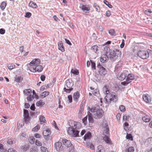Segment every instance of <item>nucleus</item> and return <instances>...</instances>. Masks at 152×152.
Wrapping results in <instances>:
<instances>
[{
  "label": "nucleus",
  "instance_id": "nucleus-1",
  "mask_svg": "<svg viewBox=\"0 0 152 152\" xmlns=\"http://www.w3.org/2000/svg\"><path fill=\"white\" fill-rule=\"evenodd\" d=\"M70 127L68 128L67 132L68 134L73 137L78 136L79 132L75 129L77 128V122L73 120L70 121L69 122Z\"/></svg>",
  "mask_w": 152,
  "mask_h": 152
},
{
  "label": "nucleus",
  "instance_id": "nucleus-2",
  "mask_svg": "<svg viewBox=\"0 0 152 152\" xmlns=\"http://www.w3.org/2000/svg\"><path fill=\"white\" fill-rule=\"evenodd\" d=\"M90 111L91 112L94 113V117L96 119L101 118L104 113L103 110L101 109H100L99 107L98 106L92 107Z\"/></svg>",
  "mask_w": 152,
  "mask_h": 152
},
{
  "label": "nucleus",
  "instance_id": "nucleus-3",
  "mask_svg": "<svg viewBox=\"0 0 152 152\" xmlns=\"http://www.w3.org/2000/svg\"><path fill=\"white\" fill-rule=\"evenodd\" d=\"M151 52V50H141L138 51L137 53V56L143 59L148 58L149 56V53Z\"/></svg>",
  "mask_w": 152,
  "mask_h": 152
},
{
  "label": "nucleus",
  "instance_id": "nucleus-4",
  "mask_svg": "<svg viewBox=\"0 0 152 152\" xmlns=\"http://www.w3.org/2000/svg\"><path fill=\"white\" fill-rule=\"evenodd\" d=\"M104 51L105 53L109 56L110 58H113L115 57V49L112 50L110 48L105 47L104 49Z\"/></svg>",
  "mask_w": 152,
  "mask_h": 152
},
{
  "label": "nucleus",
  "instance_id": "nucleus-5",
  "mask_svg": "<svg viewBox=\"0 0 152 152\" xmlns=\"http://www.w3.org/2000/svg\"><path fill=\"white\" fill-rule=\"evenodd\" d=\"M105 99L108 104L110 103L112 101L115 102L117 100V98L116 96L112 95L110 93L107 94L105 97Z\"/></svg>",
  "mask_w": 152,
  "mask_h": 152
},
{
  "label": "nucleus",
  "instance_id": "nucleus-6",
  "mask_svg": "<svg viewBox=\"0 0 152 152\" xmlns=\"http://www.w3.org/2000/svg\"><path fill=\"white\" fill-rule=\"evenodd\" d=\"M102 126L103 128V134L104 135L109 136V129L107 124L106 121H104L102 124Z\"/></svg>",
  "mask_w": 152,
  "mask_h": 152
},
{
  "label": "nucleus",
  "instance_id": "nucleus-7",
  "mask_svg": "<svg viewBox=\"0 0 152 152\" xmlns=\"http://www.w3.org/2000/svg\"><path fill=\"white\" fill-rule=\"evenodd\" d=\"M29 69L31 72H40L42 70L43 68L42 66L39 64L35 67L30 66L29 67Z\"/></svg>",
  "mask_w": 152,
  "mask_h": 152
},
{
  "label": "nucleus",
  "instance_id": "nucleus-8",
  "mask_svg": "<svg viewBox=\"0 0 152 152\" xmlns=\"http://www.w3.org/2000/svg\"><path fill=\"white\" fill-rule=\"evenodd\" d=\"M54 147L57 151H61L63 150V147L61 142H58L54 144Z\"/></svg>",
  "mask_w": 152,
  "mask_h": 152
},
{
  "label": "nucleus",
  "instance_id": "nucleus-9",
  "mask_svg": "<svg viewBox=\"0 0 152 152\" xmlns=\"http://www.w3.org/2000/svg\"><path fill=\"white\" fill-rule=\"evenodd\" d=\"M40 60L38 58H35L29 64L31 66L35 67L40 64Z\"/></svg>",
  "mask_w": 152,
  "mask_h": 152
},
{
  "label": "nucleus",
  "instance_id": "nucleus-10",
  "mask_svg": "<svg viewBox=\"0 0 152 152\" xmlns=\"http://www.w3.org/2000/svg\"><path fill=\"white\" fill-rule=\"evenodd\" d=\"M62 142L63 145L67 148L71 147L72 148L73 147V145L69 140L66 139H63Z\"/></svg>",
  "mask_w": 152,
  "mask_h": 152
},
{
  "label": "nucleus",
  "instance_id": "nucleus-11",
  "mask_svg": "<svg viewBox=\"0 0 152 152\" xmlns=\"http://www.w3.org/2000/svg\"><path fill=\"white\" fill-rule=\"evenodd\" d=\"M127 72V71H124L123 72L119 73L117 75V78L120 80H124L127 76L126 73Z\"/></svg>",
  "mask_w": 152,
  "mask_h": 152
},
{
  "label": "nucleus",
  "instance_id": "nucleus-12",
  "mask_svg": "<svg viewBox=\"0 0 152 152\" xmlns=\"http://www.w3.org/2000/svg\"><path fill=\"white\" fill-rule=\"evenodd\" d=\"M97 67L99 69V72L100 75H104L106 74L107 71L104 67L100 65H98Z\"/></svg>",
  "mask_w": 152,
  "mask_h": 152
},
{
  "label": "nucleus",
  "instance_id": "nucleus-13",
  "mask_svg": "<svg viewBox=\"0 0 152 152\" xmlns=\"http://www.w3.org/2000/svg\"><path fill=\"white\" fill-rule=\"evenodd\" d=\"M142 99L143 101L146 103H150L151 101V98L150 96L147 94L143 95Z\"/></svg>",
  "mask_w": 152,
  "mask_h": 152
},
{
  "label": "nucleus",
  "instance_id": "nucleus-14",
  "mask_svg": "<svg viewBox=\"0 0 152 152\" xmlns=\"http://www.w3.org/2000/svg\"><path fill=\"white\" fill-rule=\"evenodd\" d=\"M24 112V120L26 123L28 122L30 120L29 115L28 111V110L24 109L23 110Z\"/></svg>",
  "mask_w": 152,
  "mask_h": 152
},
{
  "label": "nucleus",
  "instance_id": "nucleus-15",
  "mask_svg": "<svg viewBox=\"0 0 152 152\" xmlns=\"http://www.w3.org/2000/svg\"><path fill=\"white\" fill-rule=\"evenodd\" d=\"M80 8L83 11H89L90 10V7L89 5L88 4H82L81 7Z\"/></svg>",
  "mask_w": 152,
  "mask_h": 152
},
{
  "label": "nucleus",
  "instance_id": "nucleus-16",
  "mask_svg": "<svg viewBox=\"0 0 152 152\" xmlns=\"http://www.w3.org/2000/svg\"><path fill=\"white\" fill-rule=\"evenodd\" d=\"M107 55L105 54H104L101 56L100 58V60L101 62L102 63H105L107 60L108 59V57Z\"/></svg>",
  "mask_w": 152,
  "mask_h": 152
},
{
  "label": "nucleus",
  "instance_id": "nucleus-17",
  "mask_svg": "<svg viewBox=\"0 0 152 152\" xmlns=\"http://www.w3.org/2000/svg\"><path fill=\"white\" fill-rule=\"evenodd\" d=\"M73 83L72 80L71 79H68L66 80V85L67 88H72L73 86Z\"/></svg>",
  "mask_w": 152,
  "mask_h": 152
},
{
  "label": "nucleus",
  "instance_id": "nucleus-18",
  "mask_svg": "<svg viewBox=\"0 0 152 152\" xmlns=\"http://www.w3.org/2000/svg\"><path fill=\"white\" fill-rule=\"evenodd\" d=\"M134 75L132 74H129L127 76L126 81H129L130 83L131 82V80H134Z\"/></svg>",
  "mask_w": 152,
  "mask_h": 152
},
{
  "label": "nucleus",
  "instance_id": "nucleus-19",
  "mask_svg": "<svg viewBox=\"0 0 152 152\" xmlns=\"http://www.w3.org/2000/svg\"><path fill=\"white\" fill-rule=\"evenodd\" d=\"M58 49L61 50L62 52H64L65 51L64 48L61 41L58 42Z\"/></svg>",
  "mask_w": 152,
  "mask_h": 152
},
{
  "label": "nucleus",
  "instance_id": "nucleus-20",
  "mask_svg": "<svg viewBox=\"0 0 152 152\" xmlns=\"http://www.w3.org/2000/svg\"><path fill=\"white\" fill-rule=\"evenodd\" d=\"M109 136L108 135H105V136L103 137V139L106 143L112 144V142L111 141L110 138L109 137Z\"/></svg>",
  "mask_w": 152,
  "mask_h": 152
},
{
  "label": "nucleus",
  "instance_id": "nucleus-21",
  "mask_svg": "<svg viewBox=\"0 0 152 152\" xmlns=\"http://www.w3.org/2000/svg\"><path fill=\"white\" fill-rule=\"evenodd\" d=\"M28 6L33 9H36L37 7V4L32 1H30L29 2Z\"/></svg>",
  "mask_w": 152,
  "mask_h": 152
},
{
  "label": "nucleus",
  "instance_id": "nucleus-22",
  "mask_svg": "<svg viewBox=\"0 0 152 152\" xmlns=\"http://www.w3.org/2000/svg\"><path fill=\"white\" fill-rule=\"evenodd\" d=\"M51 134L50 130L49 129H45L43 132V135L45 136H48Z\"/></svg>",
  "mask_w": 152,
  "mask_h": 152
},
{
  "label": "nucleus",
  "instance_id": "nucleus-23",
  "mask_svg": "<svg viewBox=\"0 0 152 152\" xmlns=\"http://www.w3.org/2000/svg\"><path fill=\"white\" fill-rule=\"evenodd\" d=\"M20 148L22 151H25L28 150L29 148V145L28 144L24 145H23L21 146Z\"/></svg>",
  "mask_w": 152,
  "mask_h": 152
},
{
  "label": "nucleus",
  "instance_id": "nucleus-24",
  "mask_svg": "<svg viewBox=\"0 0 152 152\" xmlns=\"http://www.w3.org/2000/svg\"><path fill=\"white\" fill-rule=\"evenodd\" d=\"M115 57L117 56V57L121 58V52L119 50L115 49Z\"/></svg>",
  "mask_w": 152,
  "mask_h": 152
},
{
  "label": "nucleus",
  "instance_id": "nucleus-25",
  "mask_svg": "<svg viewBox=\"0 0 152 152\" xmlns=\"http://www.w3.org/2000/svg\"><path fill=\"white\" fill-rule=\"evenodd\" d=\"M91 137V133L90 132H88L86 134H85L84 137V140H89Z\"/></svg>",
  "mask_w": 152,
  "mask_h": 152
},
{
  "label": "nucleus",
  "instance_id": "nucleus-26",
  "mask_svg": "<svg viewBox=\"0 0 152 152\" xmlns=\"http://www.w3.org/2000/svg\"><path fill=\"white\" fill-rule=\"evenodd\" d=\"M108 88L109 86L106 85H105L103 87V91L106 94L110 93V91Z\"/></svg>",
  "mask_w": 152,
  "mask_h": 152
},
{
  "label": "nucleus",
  "instance_id": "nucleus-27",
  "mask_svg": "<svg viewBox=\"0 0 152 152\" xmlns=\"http://www.w3.org/2000/svg\"><path fill=\"white\" fill-rule=\"evenodd\" d=\"M80 97V94L77 91L74 93L73 96L74 100L75 101H77Z\"/></svg>",
  "mask_w": 152,
  "mask_h": 152
},
{
  "label": "nucleus",
  "instance_id": "nucleus-28",
  "mask_svg": "<svg viewBox=\"0 0 152 152\" xmlns=\"http://www.w3.org/2000/svg\"><path fill=\"white\" fill-rule=\"evenodd\" d=\"M96 152H105V150L102 145H99L97 147Z\"/></svg>",
  "mask_w": 152,
  "mask_h": 152
},
{
  "label": "nucleus",
  "instance_id": "nucleus-29",
  "mask_svg": "<svg viewBox=\"0 0 152 152\" xmlns=\"http://www.w3.org/2000/svg\"><path fill=\"white\" fill-rule=\"evenodd\" d=\"M24 92L25 95L29 96L31 95L32 91L30 89H25L24 91Z\"/></svg>",
  "mask_w": 152,
  "mask_h": 152
},
{
  "label": "nucleus",
  "instance_id": "nucleus-30",
  "mask_svg": "<svg viewBox=\"0 0 152 152\" xmlns=\"http://www.w3.org/2000/svg\"><path fill=\"white\" fill-rule=\"evenodd\" d=\"M124 129L126 131H129V124L128 123L125 122L124 124Z\"/></svg>",
  "mask_w": 152,
  "mask_h": 152
},
{
  "label": "nucleus",
  "instance_id": "nucleus-31",
  "mask_svg": "<svg viewBox=\"0 0 152 152\" xmlns=\"http://www.w3.org/2000/svg\"><path fill=\"white\" fill-rule=\"evenodd\" d=\"M142 120L145 122H149L151 120V118L150 117L146 115L142 118Z\"/></svg>",
  "mask_w": 152,
  "mask_h": 152
},
{
  "label": "nucleus",
  "instance_id": "nucleus-32",
  "mask_svg": "<svg viewBox=\"0 0 152 152\" xmlns=\"http://www.w3.org/2000/svg\"><path fill=\"white\" fill-rule=\"evenodd\" d=\"M88 120L90 122L93 123L94 122V119L92 117V115L89 112L88 113Z\"/></svg>",
  "mask_w": 152,
  "mask_h": 152
},
{
  "label": "nucleus",
  "instance_id": "nucleus-33",
  "mask_svg": "<svg viewBox=\"0 0 152 152\" xmlns=\"http://www.w3.org/2000/svg\"><path fill=\"white\" fill-rule=\"evenodd\" d=\"M50 93L48 91H45L42 93L40 95V96L42 98H44L48 95Z\"/></svg>",
  "mask_w": 152,
  "mask_h": 152
},
{
  "label": "nucleus",
  "instance_id": "nucleus-34",
  "mask_svg": "<svg viewBox=\"0 0 152 152\" xmlns=\"http://www.w3.org/2000/svg\"><path fill=\"white\" fill-rule=\"evenodd\" d=\"M45 103L42 102V100H40L36 103V105L37 106H42L44 105Z\"/></svg>",
  "mask_w": 152,
  "mask_h": 152
},
{
  "label": "nucleus",
  "instance_id": "nucleus-35",
  "mask_svg": "<svg viewBox=\"0 0 152 152\" xmlns=\"http://www.w3.org/2000/svg\"><path fill=\"white\" fill-rule=\"evenodd\" d=\"M134 149L133 147H130L129 148L125 149V152H134Z\"/></svg>",
  "mask_w": 152,
  "mask_h": 152
},
{
  "label": "nucleus",
  "instance_id": "nucleus-36",
  "mask_svg": "<svg viewBox=\"0 0 152 152\" xmlns=\"http://www.w3.org/2000/svg\"><path fill=\"white\" fill-rule=\"evenodd\" d=\"M40 129V126L39 125H37L32 129V131L34 132H37Z\"/></svg>",
  "mask_w": 152,
  "mask_h": 152
},
{
  "label": "nucleus",
  "instance_id": "nucleus-37",
  "mask_svg": "<svg viewBox=\"0 0 152 152\" xmlns=\"http://www.w3.org/2000/svg\"><path fill=\"white\" fill-rule=\"evenodd\" d=\"M7 5L6 2L5 1L2 2L1 4L0 7L2 10H4Z\"/></svg>",
  "mask_w": 152,
  "mask_h": 152
},
{
  "label": "nucleus",
  "instance_id": "nucleus-38",
  "mask_svg": "<svg viewBox=\"0 0 152 152\" xmlns=\"http://www.w3.org/2000/svg\"><path fill=\"white\" fill-rule=\"evenodd\" d=\"M91 49L93 50L94 52L96 53L98 50V46L97 45H94L92 47Z\"/></svg>",
  "mask_w": 152,
  "mask_h": 152
},
{
  "label": "nucleus",
  "instance_id": "nucleus-39",
  "mask_svg": "<svg viewBox=\"0 0 152 152\" xmlns=\"http://www.w3.org/2000/svg\"><path fill=\"white\" fill-rule=\"evenodd\" d=\"M93 94L94 96H96L99 94V91L97 89H96L94 91H91Z\"/></svg>",
  "mask_w": 152,
  "mask_h": 152
},
{
  "label": "nucleus",
  "instance_id": "nucleus-40",
  "mask_svg": "<svg viewBox=\"0 0 152 152\" xmlns=\"http://www.w3.org/2000/svg\"><path fill=\"white\" fill-rule=\"evenodd\" d=\"M23 80V78L21 76H19L15 77V81L17 83H19L21 81Z\"/></svg>",
  "mask_w": 152,
  "mask_h": 152
},
{
  "label": "nucleus",
  "instance_id": "nucleus-41",
  "mask_svg": "<svg viewBox=\"0 0 152 152\" xmlns=\"http://www.w3.org/2000/svg\"><path fill=\"white\" fill-rule=\"evenodd\" d=\"M73 89L72 88H64V91L66 92L67 93H69Z\"/></svg>",
  "mask_w": 152,
  "mask_h": 152
},
{
  "label": "nucleus",
  "instance_id": "nucleus-42",
  "mask_svg": "<svg viewBox=\"0 0 152 152\" xmlns=\"http://www.w3.org/2000/svg\"><path fill=\"white\" fill-rule=\"evenodd\" d=\"M91 64V67L92 69L93 70H95L96 69V64L94 61L91 60L90 61Z\"/></svg>",
  "mask_w": 152,
  "mask_h": 152
},
{
  "label": "nucleus",
  "instance_id": "nucleus-43",
  "mask_svg": "<svg viewBox=\"0 0 152 152\" xmlns=\"http://www.w3.org/2000/svg\"><path fill=\"white\" fill-rule=\"evenodd\" d=\"M94 7L95 8L96 11L97 12H100V8L99 6L96 4H94Z\"/></svg>",
  "mask_w": 152,
  "mask_h": 152
},
{
  "label": "nucleus",
  "instance_id": "nucleus-44",
  "mask_svg": "<svg viewBox=\"0 0 152 152\" xmlns=\"http://www.w3.org/2000/svg\"><path fill=\"white\" fill-rule=\"evenodd\" d=\"M28 140L30 143H32L34 142L35 139L33 136H31L29 137Z\"/></svg>",
  "mask_w": 152,
  "mask_h": 152
},
{
  "label": "nucleus",
  "instance_id": "nucleus-45",
  "mask_svg": "<svg viewBox=\"0 0 152 152\" xmlns=\"http://www.w3.org/2000/svg\"><path fill=\"white\" fill-rule=\"evenodd\" d=\"M104 3L106 5L108 6L110 8H113V6L109 2L106 0H104L103 1Z\"/></svg>",
  "mask_w": 152,
  "mask_h": 152
},
{
  "label": "nucleus",
  "instance_id": "nucleus-46",
  "mask_svg": "<svg viewBox=\"0 0 152 152\" xmlns=\"http://www.w3.org/2000/svg\"><path fill=\"white\" fill-rule=\"evenodd\" d=\"M126 137L127 139H129L131 140L132 141L133 140V137L131 134H127Z\"/></svg>",
  "mask_w": 152,
  "mask_h": 152
},
{
  "label": "nucleus",
  "instance_id": "nucleus-47",
  "mask_svg": "<svg viewBox=\"0 0 152 152\" xmlns=\"http://www.w3.org/2000/svg\"><path fill=\"white\" fill-rule=\"evenodd\" d=\"M30 152H37L38 149L37 147H34L30 149Z\"/></svg>",
  "mask_w": 152,
  "mask_h": 152
},
{
  "label": "nucleus",
  "instance_id": "nucleus-48",
  "mask_svg": "<svg viewBox=\"0 0 152 152\" xmlns=\"http://www.w3.org/2000/svg\"><path fill=\"white\" fill-rule=\"evenodd\" d=\"M71 72L72 73L76 75H78L79 73L78 70L77 69H72Z\"/></svg>",
  "mask_w": 152,
  "mask_h": 152
},
{
  "label": "nucleus",
  "instance_id": "nucleus-49",
  "mask_svg": "<svg viewBox=\"0 0 152 152\" xmlns=\"http://www.w3.org/2000/svg\"><path fill=\"white\" fill-rule=\"evenodd\" d=\"M42 152H48L47 148L45 146H41L40 148Z\"/></svg>",
  "mask_w": 152,
  "mask_h": 152
},
{
  "label": "nucleus",
  "instance_id": "nucleus-50",
  "mask_svg": "<svg viewBox=\"0 0 152 152\" xmlns=\"http://www.w3.org/2000/svg\"><path fill=\"white\" fill-rule=\"evenodd\" d=\"M115 31L114 29H110L109 31V33L112 36L115 35Z\"/></svg>",
  "mask_w": 152,
  "mask_h": 152
},
{
  "label": "nucleus",
  "instance_id": "nucleus-51",
  "mask_svg": "<svg viewBox=\"0 0 152 152\" xmlns=\"http://www.w3.org/2000/svg\"><path fill=\"white\" fill-rule=\"evenodd\" d=\"M15 65L12 64H9L7 66L8 68L10 69H13L15 68Z\"/></svg>",
  "mask_w": 152,
  "mask_h": 152
},
{
  "label": "nucleus",
  "instance_id": "nucleus-52",
  "mask_svg": "<svg viewBox=\"0 0 152 152\" xmlns=\"http://www.w3.org/2000/svg\"><path fill=\"white\" fill-rule=\"evenodd\" d=\"M39 120L40 122L44 123L46 121L44 116L43 115H41L39 118Z\"/></svg>",
  "mask_w": 152,
  "mask_h": 152
},
{
  "label": "nucleus",
  "instance_id": "nucleus-53",
  "mask_svg": "<svg viewBox=\"0 0 152 152\" xmlns=\"http://www.w3.org/2000/svg\"><path fill=\"white\" fill-rule=\"evenodd\" d=\"M119 109L121 111L124 112L126 110L125 107L123 105H121L119 107Z\"/></svg>",
  "mask_w": 152,
  "mask_h": 152
},
{
  "label": "nucleus",
  "instance_id": "nucleus-54",
  "mask_svg": "<svg viewBox=\"0 0 152 152\" xmlns=\"http://www.w3.org/2000/svg\"><path fill=\"white\" fill-rule=\"evenodd\" d=\"M34 98L33 96L31 95L28 96L27 98V99L28 102H30Z\"/></svg>",
  "mask_w": 152,
  "mask_h": 152
},
{
  "label": "nucleus",
  "instance_id": "nucleus-55",
  "mask_svg": "<svg viewBox=\"0 0 152 152\" xmlns=\"http://www.w3.org/2000/svg\"><path fill=\"white\" fill-rule=\"evenodd\" d=\"M129 118V116L124 115L123 116V119L125 121H128V119Z\"/></svg>",
  "mask_w": 152,
  "mask_h": 152
},
{
  "label": "nucleus",
  "instance_id": "nucleus-56",
  "mask_svg": "<svg viewBox=\"0 0 152 152\" xmlns=\"http://www.w3.org/2000/svg\"><path fill=\"white\" fill-rule=\"evenodd\" d=\"M35 143L36 145L37 146H40L42 145V142L38 140H36Z\"/></svg>",
  "mask_w": 152,
  "mask_h": 152
},
{
  "label": "nucleus",
  "instance_id": "nucleus-57",
  "mask_svg": "<svg viewBox=\"0 0 152 152\" xmlns=\"http://www.w3.org/2000/svg\"><path fill=\"white\" fill-rule=\"evenodd\" d=\"M87 116H86L82 119L83 122L84 124L85 125H86L87 124Z\"/></svg>",
  "mask_w": 152,
  "mask_h": 152
},
{
  "label": "nucleus",
  "instance_id": "nucleus-58",
  "mask_svg": "<svg viewBox=\"0 0 152 152\" xmlns=\"http://www.w3.org/2000/svg\"><path fill=\"white\" fill-rule=\"evenodd\" d=\"M34 137L36 138H40L42 137L41 135L38 133H36L34 135Z\"/></svg>",
  "mask_w": 152,
  "mask_h": 152
},
{
  "label": "nucleus",
  "instance_id": "nucleus-59",
  "mask_svg": "<svg viewBox=\"0 0 152 152\" xmlns=\"http://www.w3.org/2000/svg\"><path fill=\"white\" fill-rule=\"evenodd\" d=\"M31 16V14L30 12H27L26 13L25 17L26 18H29Z\"/></svg>",
  "mask_w": 152,
  "mask_h": 152
},
{
  "label": "nucleus",
  "instance_id": "nucleus-60",
  "mask_svg": "<svg viewBox=\"0 0 152 152\" xmlns=\"http://www.w3.org/2000/svg\"><path fill=\"white\" fill-rule=\"evenodd\" d=\"M125 45L124 40V39H122L121 41V44L120 45V47L121 48H124Z\"/></svg>",
  "mask_w": 152,
  "mask_h": 152
},
{
  "label": "nucleus",
  "instance_id": "nucleus-61",
  "mask_svg": "<svg viewBox=\"0 0 152 152\" xmlns=\"http://www.w3.org/2000/svg\"><path fill=\"white\" fill-rule=\"evenodd\" d=\"M7 152H17L15 150L12 148H11L8 149Z\"/></svg>",
  "mask_w": 152,
  "mask_h": 152
},
{
  "label": "nucleus",
  "instance_id": "nucleus-62",
  "mask_svg": "<svg viewBox=\"0 0 152 152\" xmlns=\"http://www.w3.org/2000/svg\"><path fill=\"white\" fill-rule=\"evenodd\" d=\"M5 31L3 28H1L0 29V34H3L5 33Z\"/></svg>",
  "mask_w": 152,
  "mask_h": 152
},
{
  "label": "nucleus",
  "instance_id": "nucleus-63",
  "mask_svg": "<svg viewBox=\"0 0 152 152\" xmlns=\"http://www.w3.org/2000/svg\"><path fill=\"white\" fill-rule=\"evenodd\" d=\"M7 142L9 145L12 144L13 143V142L12 139H8L7 141Z\"/></svg>",
  "mask_w": 152,
  "mask_h": 152
},
{
  "label": "nucleus",
  "instance_id": "nucleus-64",
  "mask_svg": "<svg viewBox=\"0 0 152 152\" xmlns=\"http://www.w3.org/2000/svg\"><path fill=\"white\" fill-rule=\"evenodd\" d=\"M111 15V12L109 10L107 11L106 13V15L107 16L109 17Z\"/></svg>",
  "mask_w": 152,
  "mask_h": 152
}]
</instances>
